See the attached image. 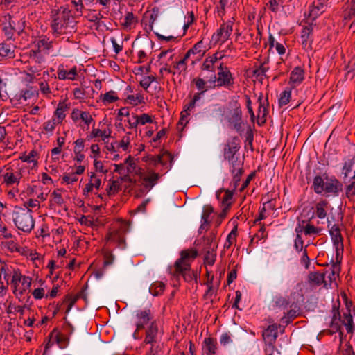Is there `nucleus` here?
Segmentation results:
<instances>
[{"label":"nucleus","instance_id":"1","mask_svg":"<svg viewBox=\"0 0 355 355\" xmlns=\"http://www.w3.org/2000/svg\"><path fill=\"white\" fill-rule=\"evenodd\" d=\"M316 175L313 180V189L317 194H322L323 192L331 193L333 196H338L343 190V184L334 176L329 177L326 173Z\"/></svg>","mask_w":355,"mask_h":355},{"label":"nucleus","instance_id":"2","mask_svg":"<svg viewBox=\"0 0 355 355\" xmlns=\"http://www.w3.org/2000/svg\"><path fill=\"white\" fill-rule=\"evenodd\" d=\"M208 82L210 89L221 87L230 88L234 83V78L230 69L223 62H221L218 66L217 76L212 74Z\"/></svg>","mask_w":355,"mask_h":355},{"label":"nucleus","instance_id":"3","mask_svg":"<svg viewBox=\"0 0 355 355\" xmlns=\"http://www.w3.org/2000/svg\"><path fill=\"white\" fill-rule=\"evenodd\" d=\"M12 218L15 226L24 232H31L34 227L32 210L28 208L16 207L13 211Z\"/></svg>","mask_w":355,"mask_h":355},{"label":"nucleus","instance_id":"4","mask_svg":"<svg viewBox=\"0 0 355 355\" xmlns=\"http://www.w3.org/2000/svg\"><path fill=\"white\" fill-rule=\"evenodd\" d=\"M71 11L69 8L61 6L53 15L51 28L54 33L62 34L64 28H67L71 19Z\"/></svg>","mask_w":355,"mask_h":355},{"label":"nucleus","instance_id":"5","mask_svg":"<svg viewBox=\"0 0 355 355\" xmlns=\"http://www.w3.org/2000/svg\"><path fill=\"white\" fill-rule=\"evenodd\" d=\"M1 274L7 284H10L14 286V293L16 294L19 284L21 282L22 275L16 271L12 267L8 266L6 263L1 261Z\"/></svg>","mask_w":355,"mask_h":355},{"label":"nucleus","instance_id":"6","mask_svg":"<svg viewBox=\"0 0 355 355\" xmlns=\"http://www.w3.org/2000/svg\"><path fill=\"white\" fill-rule=\"evenodd\" d=\"M159 15V8L154 6L151 10H147L143 15L141 24H144V30L150 33L153 30V25Z\"/></svg>","mask_w":355,"mask_h":355},{"label":"nucleus","instance_id":"7","mask_svg":"<svg viewBox=\"0 0 355 355\" xmlns=\"http://www.w3.org/2000/svg\"><path fill=\"white\" fill-rule=\"evenodd\" d=\"M230 104L233 109V112L229 117L228 121L233 124L234 128L239 132L241 129L242 111L241 105L237 100L231 101Z\"/></svg>","mask_w":355,"mask_h":355},{"label":"nucleus","instance_id":"8","mask_svg":"<svg viewBox=\"0 0 355 355\" xmlns=\"http://www.w3.org/2000/svg\"><path fill=\"white\" fill-rule=\"evenodd\" d=\"M230 162V171L233 175L232 181L234 182V188L236 189L239 184L241 177L243 173V163L239 160L238 157L231 160H228Z\"/></svg>","mask_w":355,"mask_h":355},{"label":"nucleus","instance_id":"9","mask_svg":"<svg viewBox=\"0 0 355 355\" xmlns=\"http://www.w3.org/2000/svg\"><path fill=\"white\" fill-rule=\"evenodd\" d=\"M332 318L330 322V329H328L327 331L329 335H333L336 332H339V335L340 338L343 335V333L341 331V327L340 324V313L338 307L336 305L333 306L332 308Z\"/></svg>","mask_w":355,"mask_h":355},{"label":"nucleus","instance_id":"10","mask_svg":"<svg viewBox=\"0 0 355 355\" xmlns=\"http://www.w3.org/2000/svg\"><path fill=\"white\" fill-rule=\"evenodd\" d=\"M240 148L239 139L237 137H234L231 141H227L224 147V157L227 160L236 159L235 154Z\"/></svg>","mask_w":355,"mask_h":355},{"label":"nucleus","instance_id":"11","mask_svg":"<svg viewBox=\"0 0 355 355\" xmlns=\"http://www.w3.org/2000/svg\"><path fill=\"white\" fill-rule=\"evenodd\" d=\"M137 322L136 327L137 331L143 329L146 324H147L153 318L152 312L150 309L144 310H139L136 313Z\"/></svg>","mask_w":355,"mask_h":355},{"label":"nucleus","instance_id":"12","mask_svg":"<svg viewBox=\"0 0 355 355\" xmlns=\"http://www.w3.org/2000/svg\"><path fill=\"white\" fill-rule=\"evenodd\" d=\"M329 234L333 243L336 247V254H338L339 247H340L342 250L343 248V238L338 225L336 224L333 225L329 229Z\"/></svg>","mask_w":355,"mask_h":355},{"label":"nucleus","instance_id":"13","mask_svg":"<svg viewBox=\"0 0 355 355\" xmlns=\"http://www.w3.org/2000/svg\"><path fill=\"white\" fill-rule=\"evenodd\" d=\"M157 334L158 325L155 321H153L146 330L144 343L153 345V344L157 342Z\"/></svg>","mask_w":355,"mask_h":355},{"label":"nucleus","instance_id":"14","mask_svg":"<svg viewBox=\"0 0 355 355\" xmlns=\"http://www.w3.org/2000/svg\"><path fill=\"white\" fill-rule=\"evenodd\" d=\"M105 239L107 241L115 242L117 243V246L120 248H124L125 247V239L124 234L121 230H114L109 232Z\"/></svg>","mask_w":355,"mask_h":355},{"label":"nucleus","instance_id":"15","mask_svg":"<svg viewBox=\"0 0 355 355\" xmlns=\"http://www.w3.org/2000/svg\"><path fill=\"white\" fill-rule=\"evenodd\" d=\"M329 0H316L313 1L310 8L309 15L315 19L322 13H323L327 8Z\"/></svg>","mask_w":355,"mask_h":355},{"label":"nucleus","instance_id":"16","mask_svg":"<svg viewBox=\"0 0 355 355\" xmlns=\"http://www.w3.org/2000/svg\"><path fill=\"white\" fill-rule=\"evenodd\" d=\"M198 256V252L196 250L191 249V250H182L180 253V258L178 259L175 263V270H180L181 266H184V263H187V260L189 258L195 259Z\"/></svg>","mask_w":355,"mask_h":355},{"label":"nucleus","instance_id":"17","mask_svg":"<svg viewBox=\"0 0 355 355\" xmlns=\"http://www.w3.org/2000/svg\"><path fill=\"white\" fill-rule=\"evenodd\" d=\"M262 336L266 343L270 345H273L278 336L277 325H269L268 328L263 331Z\"/></svg>","mask_w":355,"mask_h":355},{"label":"nucleus","instance_id":"18","mask_svg":"<svg viewBox=\"0 0 355 355\" xmlns=\"http://www.w3.org/2000/svg\"><path fill=\"white\" fill-rule=\"evenodd\" d=\"M336 261L334 262L330 268V271L326 270L327 272L326 278L329 279L327 281L328 284H331L334 281L336 280V277L338 276L340 272V262L341 259H339V254L337 253L336 257Z\"/></svg>","mask_w":355,"mask_h":355},{"label":"nucleus","instance_id":"19","mask_svg":"<svg viewBox=\"0 0 355 355\" xmlns=\"http://www.w3.org/2000/svg\"><path fill=\"white\" fill-rule=\"evenodd\" d=\"M216 239V233L211 232L207 236H203L201 241H198L197 245H202V250H216L218 245L215 242Z\"/></svg>","mask_w":355,"mask_h":355},{"label":"nucleus","instance_id":"20","mask_svg":"<svg viewBox=\"0 0 355 355\" xmlns=\"http://www.w3.org/2000/svg\"><path fill=\"white\" fill-rule=\"evenodd\" d=\"M217 340L212 337L205 338L202 343V350L205 355H216Z\"/></svg>","mask_w":355,"mask_h":355},{"label":"nucleus","instance_id":"21","mask_svg":"<svg viewBox=\"0 0 355 355\" xmlns=\"http://www.w3.org/2000/svg\"><path fill=\"white\" fill-rule=\"evenodd\" d=\"M304 79V70L301 67H295L290 74L289 83L295 85H300Z\"/></svg>","mask_w":355,"mask_h":355},{"label":"nucleus","instance_id":"22","mask_svg":"<svg viewBox=\"0 0 355 355\" xmlns=\"http://www.w3.org/2000/svg\"><path fill=\"white\" fill-rule=\"evenodd\" d=\"M180 269L182 270H175V272L178 273V275H181L186 282H190L195 280V282H197V273L191 271L189 263H184V266L180 267Z\"/></svg>","mask_w":355,"mask_h":355},{"label":"nucleus","instance_id":"23","mask_svg":"<svg viewBox=\"0 0 355 355\" xmlns=\"http://www.w3.org/2000/svg\"><path fill=\"white\" fill-rule=\"evenodd\" d=\"M58 78L59 80H74L76 79L77 76V68L76 67H73L69 71H67L63 68V66L61 65L58 67Z\"/></svg>","mask_w":355,"mask_h":355},{"label":"nucleus","instance_id":"24","mask_svg":"<svg viewBox=\"0 0 355 355\" xmlns=\"http://www.w3.org/2000/svg\"><path fill=\"white\" fill-rule=\"evenodd\" d=\"M206 52V46L204 45L203 40L198 42L190 49L184 55V57L188 60L191 54H198L199 59L203 57Z\"/></svg>","mask_w":355,"mask_h":355},{"label":"nucleus","instance_id":"25","mask_svg":"<svg viewBox=\"0 0 355 355\" xmlns=\"http://www.w3.org/2000/svg\"><path fill=\"white\" fill-rule=\"evenodd\" d=\"M3 181L7 185H12L16 182H19L21 178V174L17 173L16 174L10 170V167L6 168V172L3 175Z\"/></svg>","mask_w":355,"mask_h":355},{"label":"nucleus","instance_id":"26","mask_svg":"<svg viewBox=\"0 0 355 355\" xmlns=\"http://www.w3.org/2000/svg\"><path fill=\"white\" fill-rule=\"evenodd\" d=\"M327 273V272L323 273L318 272H311L309 275V282L315 285L324 284V286H327L328 284L327 280L326 279Z\"/></svg>","mask_w":355,"mask_h":355},{"label":"nucleus","instance_id":"27","mask_svg":"<svg viewBox=\"0 0 355 355\" xmlns=\"http://www.w3.org/2000/svg\"><path fill=\"white\" fill-rule=\"evenodd\" d=\"M159 179V175L154 171H150L149 175L145 176L143 179L144 187L148 190H150L157 182Z\"/></svg>","mask_w":355,"mask_h":355},{"label":"nucleus","instance_id":"28","mask_svg":"<svg viewBox=\"0 0 355 355\" xmlns=\"http://www.w3.org/2000/svg\"><path fill=\"white\" fill-rule=\"evenodd\" d=\"M15 46L10 40L1 43V57L12 58L15 57Z\"/></svg>","mask_w":355,"mask_h":355},{"label":"nucleus","instance_id":"29","mask_svg":"<svg viewBox=\"0 0 355 355\" xmlns=\"http://www.w3.org/2000/svg\"><path fill=\"white\" fill-rule=\"evenodd\" d=\"M1 250H7L10 253L19 251V246L16 242V238H11V239L1 241Z\"/></svg>","mask_w":355,"mask_h":355},{"label":"nucleus","instance_id":"30","mask_svg":"<svg viewBox=\"0 0 355 355\" xmlns=\"http://www.w3.org/2000/svg\"><path fill=\"white\" fill-rule=\"evenodd\" d=\"M69 108V105L64 103V102H60L58 103V107L54 112V116L57 118L56 121L58 122V123H61L63 121L66 116L64 112Z\"/></svg>","mask_w":355,"mask_h":355},{"label":"nucleus","instance_id":"31","mask_svg":"<svg viewBox=\"0 0 355 355\" xmlns=\"http://www.w3.org/2000/svg\"><path fill=\"white\" fill-rule=\"evenodd\" d=\"M38 153L36 150L33 149L28 155L25 153L19 157V159L24 162L33 163V168L37 166Z\"/></svg>","mask_w":355,"mask_h":355},{"label":"nucleus","instance_id":"32","mask_svg":"<svg viewBox=\"0 0 355 355\" xmlns=\"http://www.w3.org/2000/svg\"><path fill=\"white\" fill-rule=\"evenodd\" d=\"M329 202L326 200H320L315 205V215L320 219H324L327 216L326 208L327 207Z\"/></svg>","mask_w":355,"mask_h":355},{"label":"nucleus","instance_id":"33","mask_svg":"<svg viewBox=\"0 0 355 355\" xmlns=\"http://www.w3.org/2000/svg\"><path fill=\"white\" fill-rule=\"evenodd\" d=\"M83 293V291H80L78 293H77L76 295H72L71 294H67L64 299L62 301V303L68 302V306L66 309L65 313H68L71 308L74 306V304L76 303L78 300L80 298V296L82 295V293Z\"/></svg>","mask_w":355,"mask_h":355},{"label":"nucleus","instance_id":"34","mask_svg":"<svg viewBox=\"0 0 355 355\" xmlns=\"http://www.w3.org/2000/svg\"><path fill=\"white\" fill-rule=\"evenodd\" d=\"M220 29L223 34V42L227 41L233 31V21H227L220 25Z\"/></svg>","mask_w":355,"mask_h":355},{"label":"nucleus","instance_id":"35","mask_svg":"<svg viewBox=\"0 0 355 355\" xmlns=\"http://www.w3.org/2000/svg\"><path fill=\"white\" fill-rule=\"evenodd\" d=\"M165 284L162 282H155L149 288L150 293L153 296L162 295L164 291Z\"/></svg>","mask_w":355,"mask_h":355},{"label":"nucleus","instance_id":"36","mask_svg":"<svg viewBox=\"0 0 355 355\" xmlns=\"http://www.w3.org/2000/svg\"><path fill=\"white\" fill-rule=\"evenodd\" d=\"M21 282V286L19 287V288H17V292L19 291V293L20 295H22L26 291L30 290V288L31 286V282H32V279L28 276H23L22 275Z\"/></svg>","mask_w":355,"mask_h":355},{"label":"nucleus","instance_id":"37","mask_svg":"<svg viewBox=\"0 0 355 355\" xmlns=\"http://www.w3.org/2000/svg\"><path fill=\"white\" fill-rule=\"evenodd\" d=\"M102 102L104 104H110L116 101L119 98L116 95V92L113 90H110L106 92L105 94L101 96Z\"/></svg>","mask_w":355,"mask_h":355},{"label":"nucleus","instance_id":"38","mask_svg":"<svg viewBox=\"0 0 355 355\" xmlns=\"http://www.w3.org/2000/svg\"><path fill=\"white\" fill-rule=\"evenodd\" d=\"M205 254V263L206 264L212 266L215 263L216 260V250H202Z\"/></svg>","mask_w":355,"mask_h":355},{"label":"nucleus","instance_id":"39","mask_svg":"<svg viewBox=\"0 0 355 355\" xmlns=\"http://www.w3.org/2000/svg\"><path fill=\"white\" fill-rule=\"evenodd\" d=\"M192 83L195 84L199 92L204 91V93H205L209 89H210L209 86H207V82L200 77L193 78Z\"/></svg>","mask_w":355,"mask_h":355},{"label":"nucleus","instance_id":"40","mask_svg":"<svg viewBox=\"0 0 355 355\" xmlns=\"http://www.w3.org/2000/svg\"><path fill=\"white\" fill-rule=\"evenodd\" d=\"M162 157L163 156H153L151 155H147L143 157L142 159L144 162L148 163L149 165L155 166L159 164V162H163Z\"/></svg>","mask_w":355,"mask_h":355},{"label":"nucleus","instance_id":"41","mask_svg":"<svg viewBox=\"0 0 355 355\" xmlns=\"http://www.w3.org/2000/svg\"><path fill=\"white\" fill-rule=\"evenodd\" d=\"M51 41H49L48 38H42L39 40L36 43V47L41 48L42 51H46L48 53L49 49L53 47Z\"/></svg>","mask_w":355,"mask_h":355},{"label":"nucleus","instance_id":"42","mask_svg":"<svg viewBox=\"0 0 355 355\" xmlns=\"http://www.w3.org/2000/svg\"><path fill=\"white\" fill-rule=\"evenodd\" d=\"M137 22V18L135 17L134 14L132 12H128L125 16L124 21L122 25L125 28L130 27L133 24H136Z\"/></svg>","mask_w":355,"mask_h":355},{"label":"nucleus","instance_id":"43","mask_svg":"<svg viewBox=\"0 0 355 355\" xmlns=\"http://www.w3.org/2000/svg\"><path fill=\"white\" fill-rule=\"evenodd\" d=\"M214 212V208L210 205H207L203 208V211L202 214V220L204 221V224L209 225V216Z\"/></svg>","mask_w":355,"mask_h":355},{"label":"nucleus","instance_id":"44","mask_svg":"<svg viewBox=\"0 0 355 355\" xmlns=\"http://www.w3.org/2000/svg\"><path fill=\"white\" fill-rule=\"evenodd\" d=\"M110 132H109V134H106L105 131L103 132L100 129L93 128L90 135L87 136V138L88 139H92L97 137H101L102 139L104 141L106 138H108L110 137Z\"/></svg>","mask_w":355,"mask_h":355},{"label":"nucleus","instance_id":"45","mask_svg":"<svg viewBox=\"0 0 355 355\" xmlns=\"http://www.w3.org/2000/svg\"><path fill=\"white\" fill-rule=\"evenodd\" d=\"M236 232L237 227H234L227 236L226 241L224 245L225 248H229L232 245L233 242L236 241Z\"/></svg>","mask_w":355,"mask_h":355},{"label":"nucleus","instance_id":"46","mask_svg":"<svg viewBox=\"0 0 355 355\" xmlns=\"http://www.w3.org/2000/svg\"><path fill=\"white\" fill-rule=\"evenodd\" d=\"M120 189V184L116 180H113L111 182V183L107 186L106 189V191L108 194V196L114 195L115 193H118V191Z\"/></svg>","mask_w":355,"mask_h":355},{"label":"nucleus","instance_id":"47","mask_svg":"<svg viewBox=\"0 0 355 355\" xmlns=\"http://www.w3.org/2000/svg\"><path fill=\"white\" fill-rule=\"evenodd\" d=\"M291 90H284L280 94V97L279 98V106H284L289 103L291 99Z\"/></svg>","mask_w":355,"mask_h":355},{"label":"nucleus","instance_id":"48","mask_svg":"<svg viewBox=\"0 0 355 355\" xmlns=\"http://www.w3.org/2000/svg\"><path fill=\"white\" fill-rule=\"evenodd\" d=\"M214 64H215L213 62H211L208 58H206L202 64L200 69L202 71H210L213 74H215Z\"/></svg>","mask_w":355,"mask_h":355},{"label":"nucleus","instance_id":"49","mask_svg":"<svg viewBox=\"0 0 355 355\" xmlns=\"http://www.w3.org/2000/svg\"><path fill=\"white\" fill-rule=\"evenodd\" d=\"M37 94L38 92L32 87H29L26 90H22L21 92V97L23 98L25 101H26L27 99H30Z\"/></svg>","mask_w":355,"mask_h":355},{"label":"nucleus","instance_id":"50","mask_svg":"<svg viewBox=\"0 0 355 355\" xmlns=\"http://www.w3.org/2000/svg\"><path fill=\"white\" fill-rule=\"evenodd\" d=\"M345 196L349 200H352L355 197V180L346 186Z\"/></svg>","mask_w":355,"mask_h":355},{"label":"nucleus","instance_id":"51","mask_svg":"<svg viewBox=\"0 0 355 355\" xmlns=\"http://www.w3.org/2000/svg\"><path fill=\"white\" fill-rule=\"evenodd\" d=\"M273 302L276 307L279 308H286L289 304L288 300L282 296H277Z\"/></svg>","mask_w":355,"mask_h":355},{"label":"nucleus","instance_id":"52","mask_svg":"<svg viewBox=\"0 0 355 355\" xmlns=\"http://www.w3.org/2000/svg\"><path fill=\"white\" fill-rule=\"evenodd\" d=\"M159 156H163L162 157V162H159V164H162L164 166H166L168 163L169 162L170 165L169 167L171 168L172 162L173 160V157L172 155L168 152L164 151L162 154L159 155Z\"/></svg>","mask_w":355,"mask_h":355},{"label":"nucleus","instance_id":"53","mask_svg":"<svg viewBox=\"0 0 355 355\" xmlns=\"http://www.w3.org/2000/svg\"><path fill=\"white\" fill-rule=\"evenodd\" d=\"M138 124L145 125L146 123H153V119L148 114L144 113L140 116H135Z\"/></svg>","mask_w":355,"mask_h":355},{"label":"nucleus","instance_id":"54","mask_svg":"<svg viewBox=\"0 0 355 355\" xmlns=\"http://www.w3.org/2000/svg\"><path fill=\"white\" fill-rule=\"evenodd\" d=\"M79 117L87 126L93 121V118L88 112L80 111Z\"/></svg>","mask_w":355,"mask_h":355},{"label":"nucleus","instance_id":"55","mask_svg":"<svg viewBox=\"0 0 355 355\" xmlns=\"http://www.w3.org/2000/svg\"><path fill=\"white\" fill-rule=\"evenodd\" d=\"M59 124L58 122L56 121L55 118H53L51 120H49L45 122L43 124V128L46 132H53L55 129L56 125Z\"/></svg>","mask_w":355,"mask_h":355},{"label":"nucleus","instance_id":"56","mask_svg":"<svg viewBox=\"0 0 355 355\" xmlns=\"http://www.w3.org/2000/svg\"><path fill=\"white\" fill-rule=\"evenodd\" d=\"M268 70V67H264V63H263L258 68L253 70L252 75L256 78L261 76H266V73Z\"/></svg>","mask_w":355,"mask_h":355},{"label":"nucleus","instance_id":"57","mask_svg":"<svg viewBox=\"0 0 355 355\" xmlns=\"http://www.w3.org/2000/svg\"><path fill=\"white\" fill-rule=\"evenodd\" d=\"M350 6V9L345 13V19H353L355 22V0L351 1Z\"/></svg>","mask_w":355,"mask_h":355},{"label":"nucleus","instance_id":"58","mask_svg":"<svg viewBox=\"0 0 355 355\" xmlns=\"http://www.w3.org/2000/svg\"><path fill=\"white\" fill-rule=\"evenodd\" d=\"M187 59L184 56V58L182 60H180L178 62H176L174 64L173 67L180 71V74L181 73L182 71H185L187 69Z\"/></svg>","mask_w":355,"mask_h":355},{"label":"nucleus","instance_id":"59","mask_svg":"<svg viewBox=\"0 0 355 355\" xmlns=\"http://www.w3.org/2000/svg\"><path fill=\"white\" fill-rule=\"evenodd\" d=\"M230 208V204H227V205H225V207H223V210L218 215V218L216 221L217 226L220 225L223 220L226 217L227 211H229Z\"/></svg>","mask_w":355,"mask_h":355},{"label":"nucleus","instance_id":"60","mask_svg":"<svg viewBox=\"0 0 355 355\" xmlns=\"http://www.w3.org/2000/svg\"><path fill=\"white\" fill-rule=\"evenodd\" d=\"M282 3L283 0H270L267 5L272 12H277L279 10V5Z\"/></svg>","mask_w":355,"mask_h":355},{"label":"nucleus","instance_id":"61","mask_svg":"<svg viewBox=\"0 0 355 355\" xmlns=\"http://www.w3.org/2000/svg\"><path fill=\"white\" fill-rule=\"evenodd\" d=\"M71 3L75 8L76 12L81 15L84 10V4L83 0H71Z\"/></svg>","mask_w":355,"mask_h":355},{"label":"nucleus","instance_id":"62","mask_svg":"<svg viewBox=\"0 0 355 355\" xmlns=\"http://www.w3.org/2000/svg\"><path fill=\"white\" fill-rule=\"evenodd\" d=\"M313 32V27L311 25H309L303 28L301 33L302 40H309L310 36Z\"/></svg>","mask_w":355,"mask_h":355},{"label":"nucleus","instance_id":"63","mask_svg":"<svg viewBox=\"0 0 355 355\" xmlns=\"http://www.w3.org/2000/svg\"><path fill=\"white\" fill-rule=\"evenodd\" d=\"M304 233L306 235H311V234H318L320 232V230L317 227H315L314 225L311 224H307L304 227Z\"/></svg>","mask_w":355,"mask_h":355},{"label":"nucleus","instance_id":"64","mask_svg":"<svg viewBox=\"0 0 355 355\" xmlns=\"http://www.w3.org/2000/svg\"><path fill=\"white\" fill-rule=\"evenodd\" d=\"M342 324L344 326L353 324V318L350 313V310H347V313H343Z\"/></svg>","mask_w":355,"mask_h":355}]
</instances>
